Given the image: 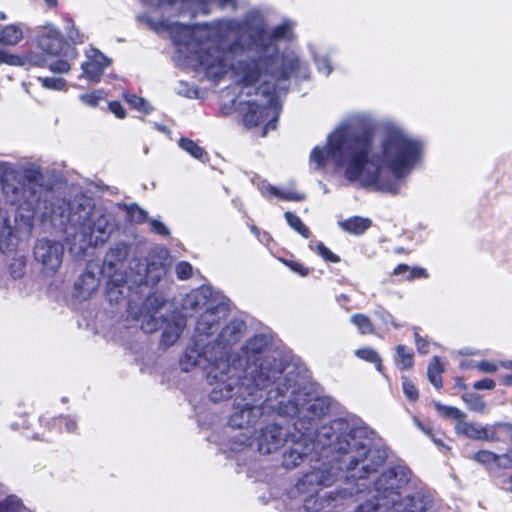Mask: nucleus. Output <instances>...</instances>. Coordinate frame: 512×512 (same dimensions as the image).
Listing matches in <instances>:
<instances>
[{
	"instance_id": "1",
	"label": "nucleus",
	"mask_w": 512,
	"mask_h": 512,
	"mask_svg": "<svg viewBox=\"0 0 512 512\" xmlns=\"http://www.w3.org/2000/svg\"><path fill=\"white\" fill-rule=\"evenodd\" d=\"M376 121L371 113L349 115L327 136L325 145L310 153L312 170L324 171L329 164L342 169L344 177L375 191L398 195L410 174L423 162L425 146L394 120L379 126L373 141Z\"/></svg>"
},
{
	"instance_id": "2",
	"label": "nucleus",
	"mask_w": 512,
	"mask_h": 512,
	"mask_svg": "<svg viewBox=\"0 0 512 512\" xmlns=\"http://www.w3.org/2000/svg\"><path fill=\"white\" fill-rule=\"evenodd\" d=\"M18 185L13 187L11 202L19 210L27 211L29 224L37 217L42 222L49 221L55 227L77 228L71 251L84 254L89 247L104 244L117 229V223L111 212L102 206H95L86 197H76L72 201L56 199L52 201V191L45 184L39 166L28 164L17 172Z\"/></svg>"
},
{
	"instance_id": "3",
	"label": "nucleus",
	"mask_w": 512,
	"mask_h": 512,
	"mask_svg": "<svg viewBox=\"0 0 512 512\" xmlns=\"http://www.w3.org/2000/svg\"><path fill=\"white\" fill-rule=\"evenodd\" d=\"M238 24L236 32L232 33L228 52L232 56L245 53V58L238 63V74L242 79H255L276 75L288 79L296 74L306 77V68L294 51L279 53L276 44L278 40H292L293 24L285 21L275 26L271 31L258 11H250L243 18L235 19Z\"/></svg>"
},
{
	"instance_id": "4",
	"label": "nucleus",
	"mask_w": 512,
	"mask_h": 512,
	"mask_svg": "<svg viewBox=\"0 0 512 512\" xmlns=\"http://www.w3.org/2000/svg\"><path fill=\"white\" fill-rule=\"evenodd\" d=\"M147 23L157 32H168L176 46L195 54L209 79L218 81L229 71L231 53L228 52V46L232 33L239 27L234 18H221L196 25L168 20Z\"/></svg>"
},
{
	"instance_id": "5",
	"label": "nucleus",
	"mask_w": 512,
	"mask_h": 512,
	"mask_svg": "<svg viewBox=\"0 0 512 512\" xmlns=\"http://www.w3.org/2000/svg\"><path fill=\"white\" fill-rule=\"evenodd\" d=\"M336 433L330 449L341 455L340 468L346 470L348 481L364 480L385 463L386 449L373 445L372 433L357 420L337 418L319 431V437L331 441Z\"/></svg>"
},
{
	"instance_id": "6",
	"label": "nucleus",
	"mask_w": 512,
	"mask_h": 512,
	"mask_svg": "<svg viewBox=\"0 0 512 512\" xmlns=\"http://www.w3.org/2000/svg\"><path fill=\"white\" fill-rule=\"evenodd\" d=\"M284 396H279L278 415L295 417L294 428L297 432L311 433V437L317 439L323 447H331L338 434H334L332 440L321 439L319 431L329 424L320 426L321 420L330 414L336 404L329 396H315L306 391L305 377L295 365H288L285 370V381L282 383Z\"/></svg>"
},
{
	"instance_id": "7",
	"label": "nucleus",
	"mask_w": 512,
	"mask_h": 512,
	"mask_svg": "<svg viewBox=\"0 0 512 512\" xmlns=\"http://www.w3.org/2000/svg\"><path fill=\"white\" fill-rule=\"evenodd\" d=\"M235 81L242 85L239 109L243 115L244 124L247 127L265 125L262 136H266L269 129L275 128L280 114L279 95L287 89L288 79L276 75L254 77L245 80L238 74V63L231 65Z\"/></svg>"
},
{
	"instance_id": "8",
	"label": "nucleus",
	"mask_w": 512,
	"mask_h": 512,
	"mask_svg": "<svg viewBox=\"0 0 512 512\" xmlns=\"http://www.w3.org/2000/svg\"><path fill=\"white\" fill-rule=\"evenodd\" d=\"M199 365L205 370L206 381L210 386L209 398L212 402H222L235 399L243 390L254 387V381L247 373L244 377L239 375L236 364H230L225 359V352L221 350H205Z\"/></svg>"
},
{
	"instance_id": "9",
	"label": "nucleus",
	"mask_w": 512,
	"mask_h": 512,
	"mask_svg": "<svg viewBox=\"0 0 512 512\" xmlns=\"http://www.w3.org/2000/svg\"><path fill=\"white\" fill-rule=\"evenodd\" d=\"M246 362L245 373L251 376L254 384L261 387L277 386L285 381V370L290 363L278 361V353L271 349V339L259 334L247 340L242 348Z\"/></svg>"
},
{
	"instance_id": "10",
	"label": "nucleus",
	"mask_w": 512,
	"mask_h": 512,
	"mask_svg": "<svg viewBox=\"0 0 512 512\" xmlns=\"http://www.w3.org/2000/svg\"><path fill=\"white\" fill-rule=\"evenodd\" d=\"M282 383L271 387L264 397L263 391L268 387L254 384L250 390H243L233 400L232 412L228 424L235 429H248L255 426L260 419L276 412L278 414L279 396H284Z\"/></svg>"
},
{
	"instance_id": "11",
	"label": "nucleus",
	"mask_w": 512,
	"mask_h": 512,
	"mask_svg": "<svg viewBox=\"0 0 512 512\" xmlns=\"http://www.w3.org/2000/svg\"><path fill=\"white\" fill-rule=\"evenodd\" d=\"M164 304L165 302L160 296L151 295L146 299L142 308L130 300L127 312L132 318L141 322L140 327L145 333H153L159 328H163L161 344L169 347L179 339L186 326V320L180 314H173L169 319L163 318L162 315L157 316L159 309Z\"/></svg>"
},
{
	"instance_id": "12",
	"label": "nucleus",
	"mask_w": 512,
	"mask_h": 512,
	"mask_svg": "<svg viewBox=\"0 0 512 512\" xmlns=\"http://www.w3.org/2000/svg\"><path fill=\"white\" fill-rule=\"evenodd\" d=\"M246 332V324L239 319L231 320L213 341L197 340L187 347L180 358L179 365L182 371L189 372L202 363L205 350H221L225 352V359L230 360L229 347L238 343Z\"/></svg>"
},
{
	"instance_id": "13",
	"label": "nucleus",
	"mask_w": 512,
	"mask_h": 512,
	"mask_svg": "<svg viewBox=\"0 0 512 512\" xmlns=\"http://www.w3.org/2000/svg\"><path fill=\"white\" fill-rule=\"evenodd\" d=\"M340 466L331 462L316 461V465L305 473L297 482L296 489L301 494H307L304 508L310 512L319 511L324 507L323 500L315 496L325 487L331 486L338 478Z\"/></svg>"
},
{
	"instance_id": "14",
	"label": "nucleus",
	"mask_w": 512,
	"mask_h": 512,
	"mask_svg": "<svg viewBox=\"0 0 512 512\" xmlns=\"http://www.w3.org/2000/svg\"><path fill=\"white\" fill-rule=\"evenodd\" d=\"M411 471L405 466H396L383 472L374 485L375 500L383 501L385 508L395 507L410 483Z\"/></svg>"
},
{
	"instance_id": "15",
	"label": "nucleus",
	"mask_w": 512,
	"mask_h": 512,
	"mask_svg": "<svg viewBox=\"0 0 512 512\" xmlns=\"http://www.w3.org/2000/svg\"><path fill=\"white\" fill-rule=\"evenodd\" d=\"M297 433L299 435H291L292 445L283 454V465L288 469L297 467L306 457L316 451L317 448H326L319 444L316 438L311 437V433Z\"/></svg>"
},
{
	"instance_id": "16",
	"label": "nucleus",
	"mask_w": 512,
	"mask_h": 512,
	"mask_svg": "<svg viewBox=\"0 0 512 512\" xmlns=\"http://www.w3.org/2000/svg\"><path fill=\"white\" fill-rule=\"evenodd\" d=\"M228 312V305L224 302H208L204 312L197 319L195 327L197 336L193 343L200 339L209 341L208 337L218 330L220 321L228 316Z\"/></svg>"
},
{
	"instance_id": "17",
	"label": "nucleus",
	"mask_w": 512,
	"mask_h": 512,
	"mask_svg": "<svg viewBox=\"0 0 512 512\" xmlns=\"http://www.w3.org/2000/svg\"><path fill=\"white\" fill-rule=\"evenodd\" d=\"M63 254V245L48 239L38 240L34 247L35 259L51 272H55L60 267Z\"/></svg>"
},
{
	"instance_id": "18",
	"label": "nucleus",
	"mask_w": 512,
	"mask_h": 512,
	"mask_svg": "<svg viewBox=\"0 0 512 512\" xmlns=\"http://www.w3.org/2000/svg\"><path fill=\"white\" fill-rule=\"evenodd\" d=\"M287 441V433L278 423H270L260 429L257 436L258 450L262 454L277 451Z\"/></svg>"
},
{
	"instance_id": "19",
	"label": "nucleus",
	"mask_w": 512,
	"mask_h": 512,
	"mask_svg": "<svg viewBox=\"0 0 512 512\" xmlns=\"http://www.w3.org/2000/svg\"><path fill=\"white\" fill-rule=\"evenodd\" d=\"M110 61L99 50L91 48L86 51V61L81 65L82 75L88 81L98 83Z\"/></svg>"
},
{
	"instance_id": "20",
	"label": "nucleus",
	"mask_w": 512,
	"mask_h": 512,
	"mask_svg": "<svg viewBox=\"0 0 512 512\" xmlns=\"http://www.w3.org/2000/svg\"><path fill=\"white\" fill-rule=\"evenodd\" d=\"M506 427V425L496 424L493 426L483 427L479 424L467 422L464 419L458 421L455 425V431L458 435L475 439V440H497L498 428Z\"/></svg>"
},
{
	"instance_id": "21",
	"label": "nucleus",
	"mask_w": 512,
	"mask_h": 512,
	"mask_svg": "<svg viewBox=\"0 0 512 512\" xmlns=\"http://www.w3.org/2000/svg\"><path fill=\"white\" fill-rule=\"evenodd\" d=\"M38 44L48 55H57L63 47L60 31L52 24L44 26L38 38Z\"/></svg>"
},
{
	"instance_id": "22",
	"label": "nucleus",
	"mask_w": 512,
	"mask_h": 512,
	"mask_svg": "<svg viewBox=\"0 0 512 512\" xmlns=\"http://www.w3.org/2000/svg\"><path fill=\"white\" fill-rule=\"evenodd\" d=\"M401 502L397 506L402 507L403 512H424L431 503V499L421 490H416L413 493L404 492Z\"/></svg>"
},
{
	"instance_id": "23",
	"label": "nucleus",
	"mask_w": 512,
	"mask_h": 512,
	"mask_svg": "<svg viewBox=\"0 0 512 512\" xmlns=\"http://www.w3.org/2000/svg\"><path fill=\"white\" fill-rule=\"evenodd\" d=\"M258 188L261 192V194L266 197L270 198L272 196L278 197L285 201H302L305 199V195L302 193L297 192L296 190L292 188H286V189H280L277 188L270 183L266 181H262L259 183Z\"/></svg>"
},
{
	"instance_id": "24",
	"label": "nucleus",
	"mask_w": 512,
	"mask_h": 512,
	"mask_svg": "<svg viewBox=\"0 0 512 512\" xmlns=\"http://www.w3.org/2000/svg\"><path fill=\"white\" fill-rule=\"evenodd\" d=\"M473 459L488 468L509 469L512 467V458L509 454L497 455L488 450H481L474 454Z\"/></svg>"
},
{
	"instance_id": "25",
	"label": "nucleus",
	"mask_w": 512,
	"mask_h": 512,
	"mask_svg": "<svg viewBox=\"0 0 512 512\" xmlns=\"http://www.w3.org/2000/svg\"><path fill=\"white\" fill-rule=\"evenodd\" d=\"M23 39V30L19 25L0 26V44L15 46Z\"/></svg>"
},
{
	"instance_id": "26",
	"label": "nucleus",
	"mask_w": 512,
	"mask_h": 512,
	"mask_svg": "<svg viewBox=\"0 0 512 512\" xmlns=\"http://www.w3.org/2000/svg\"><path fill=\"white\" fill-rule=\"evenodd\" d=\"M75 288L78 290V296L86 299L97 290L98 279L92 273H85L75 283Z\"/></svg>"
},
{
	"instance_id": "27",
	"label": "nucleus",
	"mask_w": 512,
	"mask_h": 512,
	"mask_svg": "<svg viewBox=\"0 0 512 512\" xmlns=\"http://www.w3.org/2000/svg\"><path fill=\"white\" fill-rule=\"evenodd\" d=\"M31 63L35 66L39 67H48L50 71L54 73H68L71 69V65L68 60L66 59H56L51 60L47 58H39V57H32Z\"/></svg>"
},
{
	"instance_id": "28",
	"label": "nucleus",
	"mask_w": 512,
	"mask_h": 512,
	"mask_svg": "<svg viewBox=\"0 0 512 512\" xmlns=\"http://www.w3.org/2000/svg\"><path fill=\"white\" fill-rule=\"evenodd\" d=\"M371 225V220L359 216H354L349 219L340 222V226L343 230L352 234H362Z\"/></svg>"
},
{
	"instance_id": "29",
	"label": "nucleus",
	"mask_w": 512,
	"mask_h": 512,
	"mask_svg": "<svg viewBox=\"0 0 512 512\" xmlns=\"http://www.w3.org/2000/svg\"><path fill=\"white\" fill-rule=\"evenodd\" d=\"M133 217L138 222L148 221L150 229L154 233L164 237H168L170 235V231L164 223L158 219H148L147 213L139 208L136 209Z\"/></svg>"
},
{
	"instance_id": "30",
	"label": "nucleus",
	"mask_w": 512,
	"mask_h": 512,
	"mask_svg": "<svg viewBox=\"0 0 512 512\" xmlns=\"http://www.w3.org/2000/svg\"><path fill=\"white\" fill-rule=\"evenodd\" d=\"M178 144L181 149L186 151L193 158L200 161H205L207 159V152L193 140L182 137Z\"/></svg>"
},
{
	"instance_id": "31",
	"label": "nucleus",
	"mask_w": 512,
	"mask_h": 512,
	"mask_svg": "<svg viewBox=\"0 0 512 512\" xmlns=\"http://www.w3.org/2000/svg\"><path fill=\"white\" fill-rule=\"evenodd\" d=\"M350 321L355 325L361 334H373L375 332L374 324L371 319L362 313L353 314Z\"/></svg>"
},
{
	"instance_id": "32",
	"label": "nucleus",
	"mask_w": 512,
	"mask_h": 512,
	"mask_svg": "<svg viewBox=\"0 0 512 512\" xmlns=\"http://www.w3.org/2000/svg\"><path fill=\"white\" fill-rule=\"evenodd\" d=\"M442 372H443V368L440 363V360L437 356H435L428 366L427 374H428V378H429L430 382L436 388L442 387V378H441Z\"/></svg>"
},
{
	"instance_id": "33",
	"label": "nucleus",
	"mask_w": 512,
	"mask_h": 512,
	"mask_svg": "<svg viewBox=\"0 0 512 512\" xmlns=\"http://www.w3.org/2000/svg\"><path fill=\"white\" fill-rule=\"evenodd\" d=\"M129 254V248L126 244L120 243L111 248L106 256V261L110 265H115L117 262H123Z\"/></svg>"
},
{
	"instance_id": "34",
	"label": "nucleus",
	"mask_w": 512,
	"mask_h": 512,
	"mask_svg": "<svg viewBox=\"0 0 512 512\" xmlns=\"http://www.w3.org/2000/svg\"><path fill=\"white\" fill-rule=\"evenodd\" d=\"M125 285L109 281L106 288V297L110 303L119 304L124 300Z\"/></svg>"
},
{
	"instance_id": "35",
	"label": "nucleus",
	"mask_w": 512,
	"mask_h": 512,
	"mask_svg": "<svg viewBox=\"0 0 512 512\" xmlns=\"http://www.w3.org/2000/svg\"><path fill=\"white\" fill-rule=\"evenodd\" d=\"M396 363L401 369H410L413 366V354L405 345L396 348Z\"/></svg>"
},
{
	"instance_id": "36",
	"label": "nucleus",
	"mask_w": 512,
	"mask_h": 512,
	"mask_svg": "<svg viewBox=\"0 0 512 512\" xmlns=\"http://www.w3.org/2000/svg\"><path fill=\"white\" fill-rule=\"evenodd\" d=\"M64 28L68 39L74 44H82L85 42L86 37L75 26L74 21L68 17H64Z\"/></svg>"
},
{
	"instance_id": "37",
	"label": "nucleus",
	"mask_w": 512,
	"mask_h": 512,
	"mask_svg": "<svg viewBox=\"0 0 512 512\" xmlns=\"http://www.w3.org/2000/svg\"><path fill=\"white\" fill-rule=\"evenodd\" d=\"M124 99L126 102L134 109L148 114L152 111V106L142 97H139L135 94L124 93Z\"/></svg>"
},
{
	"instance_id": "38",
	"label": "nucleus",
	"mask_w": 512,
	"mask_h": 512,
	"mask_svg": "<svg viewBox=\"0 0 512 512\" xmlns=\"http://www.w3.org/2000/svg\"><path fill=\"white\" fill-rule=\"evenodd\" d=\"M23 509L21 499L15 495H9L0 500V512H22Z\"/></svg>"
},
{
	"instance_id": "39",
	"label": "nucleus",
	"mask_w": 512,
	"mask_h": 512,
	"mask_svg": "<svg viewBox=\"0 0 512 512\" xmlns=\"http://www.w3.org/2000/svg\"><path fill=\"white\" fill-rule=\"evenodd\" d=\"M356 356L364 361L375 364L376 369L382 371L381 358L378 353L372 348H362L356 351Z\"/></svg>"
},
{
	"instance_id": "40",
	"label": "nucleus",
	"mask_w": 512,
	"mask_h": 512,
	"mask_svg": "<svg viewBox=\"0 0 512 512\" xmlns=\"http://www.w3.org/2000/svg\"><path fill=\"white\" fill-rule=\"evenodd\" d=\"M285 218L289 226L296 230L303 237L308 238L310 236V231L308 227L302 222V220L297 215L291 212H286Z\"/></svg>"
},
{
	"instance_id": "41",
	"label": "nucleus",
	"mask_w": 512,
	"mask_h": 512,
	"mask_svg": "<svg viewBox=\"0 0 512 512\" xmlns=\"http://www.w3.org/2000/svg\"><path fill=\"white\" fill-rule=\"evenodd\" d=\"M434 407L444 417L456 419L457 422L465 419V414L456 407L446 406L438 402L434 404Z\"/></svg>"
},
{
	"instance_id": "42",
	"label": "nucleus",
	"mask_w": 512,
	"mask_h": 512,
	"mask_svg": "<svg viewBox=\"0 0 512 512\" xmlns=\"http://www.w3.org/2000/svg\"><path fill=\"white\" fill-rule=\"evenodd\" d=\"M463 400L468 405L469 409L475 412L483 413L486 408V404L482 397L475 393L465 394Z\"/></svg>"
},
{
	"instance_id": "43",
	"label": "nucleus",
	"mask_w": 512,
	"mask_h": 512,
	"mask_svg": "<svg viewBox=\"0 0 512 512\" xmlns=\"http://www.w3.org/2000/svg\"><path fill=\"white\" fill-rule=\"evenodd\" d=\"M38 80L46 89L61 91L66 88V81L61 77H39Z\"/></svg>"
},
{
	"instance_id": "44",
	"label": "nucleus",
	"mask_w": 512,
	"mask_h": 512,
	"mask_svg": "<svg viewBox=\"0 0 512 512\" xmlns=\"http://www.w3.org/2000/svg\"><path fill=\"white\" fill-rule=\"evenodd\" d=\"M310 248L315 250L323 259L326 261L337 263L340 261V258L334 254L330 249H328L322 242H315L310 244Z\"/></svg>"
},
{
	"instance_id": "45",
	"label": "nucleus",
	"mask_w": 512,
	"mask_h": 512,
	"mask_svg": "<svg viewBox=\"0 0 512 512\" xmlns=\"http://www.w3.org/2000/svg\"><path fill=\"white\" fill-rule=\"evenodd\" d=\"M12 236V227L9 224V219L0 216V248L4 244H9L10 237Z\"/></svg>"
},
{
	"instance_id": "46",
	"label": "nucleus",
	"mask_w": 512,
	"mask_h": 512,
	"mask_svg": "<svg viewBox=\"0 0 512 512\" xmlns=\"http://www.w3.org/2000/svg\"><path fill=\"white\" fill-rule=\"evenodd\" d=\"M54 425L59 431L74 432L77 429V422L71 417H59L54 420Z\"/></svg>"
},
{
	"instance_id": "47",
	"label": "nucleus",
	"mask_w": 512,
	"mask_h": 512,
	"mask_svg": "<svg viewBox=\"0 0 512 512\" xmlns=\"http://www.w3.org/2000/svg\"><path fill=\"white\" fill-rule=\"evenodd\" d=\"M7 64L10 66H22L24 61L19 55L0 49V65Z\"/></svg>"
},
{
	"instance_id": "48",
	"label": "nucleus",
	"mask_w": 512,
	"mask_h": 512,
	"mask_svg": "<svg viewBox=\"0 0 512 512\" xmlns=\"http://www.w3.org/2000/svg\"><path fill=\"white\" fill-rule=\"evenodd\" d=\"M312 54L314 56V61L316 63L317 69L320 73H322L325 76L330 75L333 68L330 63V60L326 56H317L314 51H312Z\"/></svg>"
},
{
	"instance_id": "49",
	"label": "nucleus",
	"mask_w": 512,
	"mask_h": 512,
	"mask_svg": "<svg viewBox=\"0 0 512 512\" xmlns=\"http://www.w3.org/2000/svg\"><path fill=\"white\" fill-rule=\"evenodd\" d=\"M402 388L405 396L410 401H416L419 397L418 389L416 386L408 379L403 377L402 379Z\"/></svg>"
},
{
	"instance_id": "50",
	"label": "nucleus",
	"mask_w": 512,
	"mask_h": 512,
	"mask_svg": "<svg viewBox=\"0 0 512 512\" xmlns=\"http://www.w3.org/2000/svg\"><path fill=\"white\" fill-rule=\"evenodd\" d=\"M374 315L378 317L384 324H391L395 328H399L400 325L393 320V316L384 307L378 305L374 310Z\"/></svg>"
},
{
	"instance_id": "51",
	"label": "nucleus",
	"mask_w": 512,
	"mask_h": 512,
	"mask_svg": "<svg viewBox=\"0 0 512 512\" xmlns=\"http://www.w3.org/2000/svg\"><path fill=\"white\" fill-rule=\"evenodd\" d=\"M382 507H385L383 501L376 500V502H373L372 500H367L359 504L355 512H377Z\"/></svg>"
},
{
	"instance_id": "52",
	"label": "nucleus",
	"mask_w": 512,
	"mask_h": 512,
	"mask_svg": "<svg viewBox=\"0 0 512 512\" xmlns=\"http://www.w3.org/2000/svg\"><path fill=\"white\" fill-rule=\"evenodd\" d=\"M192 265L188 262H179L175 267V273L181 280H186L192 275Z\"/></svg>"
},
{
	"instance_id": "53",
	"label": "nucleus",
	"mask_w": 512,
	"mask_h": 512,
	"mask_svg": "<svg viewBox=\"0 0 512 512\" xmlns=\"http://www.w3.org/2000/svg\"><path fill=\"white\" fill-rule=\"evenodd\" d=\"M428 276L429 275H428L426 269H424L422 267H418V266H414V267L409 266V270L407 272V275L404 277V279L407 281H412L415 279H426V278H428Z\"/></svg>"
},
{
	"instance_id": "54",
	"label": "nucleus",
	"mask_w": 512,
	"mask_h": 512,
	"mask_svg": "<svg viewBox=\"0 0 512 512\" xmlns=\"http://www.w3.org/2000/svg\"><path fill=\"white\" fill-rule=\"evenodd\" d=\"M102 99V92L96 91L92 93H86L80 95V100L90 106V107H96L98 105V102Z\"/></svg>"
},
{
	"instance_id": "55",
	"label": "nucleus",
	"mask_w": 512,
	"mask_h": 512,
	"mask_svg": "<svg viewBox=\"0 0 512 512\" xmlns=\"http://www.w3.org/2000/svg\"><path fill=\"white\" fill-rule=\"evenodd\" d=\"M414 423L421 431L428 435L436 445L444 446V443L436 438L435 433L430 428L425 427L417 418L414 419Z\"/></svg>"
},
{
	"instance_id": "56",
	"label": "nucleus",
	"mask_w": 512,
	"mask_h": 512,
	"mask_svg": "<svg viewBox=\"0 0 512 512\" xmlns=\"http://www.w3.org/2000/svg\"><path fill=\"white\" fill-rule=\"evenodd\" d=\"M475 367L484 373H495L498 370V366L489 361H480L475 365Z\"/></svg>"
},
{
	"instance_id": "57",
	"label": "nucleus",
	"mask_w": 512,
	"mask_h": 512,
	"mask_svg": "<svg viewBox=\"0 0 512 512\" xmlns=\"http://www.w3.org/2000/svg\"><path fill=\"white\" fill-rule=\"evenodd\" d=\"M109 110L117 117V118H120V119H123L125 118L126 116V112H125V109L123 108V106L121 105V103L117 102V101H112L109 103Z\"/></svg>"
},
{
	"instance_id": "58",
	"label": "nucleus",
	"mask_w": 512,
	"mask_h": 512,
	"mask_svg": "<svg viewBox=\"0 0 512 512\" xmlns=\"http://www.w3.org/2000/svg\"><path fill=\"white\" fill-rule=\"evenodd\" d=\"M416 347L421 354L428 352L429 343L426 339L422 338L417 331L414 333Z\"/></svg>"
},
{
	"instance_id": "59",
	"label": "nucleus",
	"mask_w": 512,
	"mask_h": 512,
	"mask_svg": "<svg viewBox=\"0 0 512 512\" xmlns=\"http://www.w3.org/2000/svg\"><path fill=\"white\" fill-rule=\"evenodd\" d=\"M495 381L489 378L482 379L474 383L473 387L476 390H492L495 387Z\"/></svg>"
},
{
	"instance_id": "60",
	"label": "nucleus",
	"mask_w": 512,
	"mask_h": 512,
	"mask_svg": "<svg viewBox=\"0 0 512 512\" xmlns=\"http://www.w3.org/2000/svg\"><path fill=\"white\" fill-rule=\"evenodd\" d=\"M290 268L294 271V272H297L298 274H300L301 276H306L308 275V269L306 267H304L302 264L298 263V262H293L291 265H290Z\"/></svg>"
},
{
	"instance_id": "61",
	"label": "nucleus",
	"mask_w": 512,
	"mask_h": 512,
	"mask_svg": "<svg viewBox=\"0 0 512 512\" xmlns=\"http://www.w3.org/2000/svg\"><path fill=\"white\" fill-rule=\"evenodd\" d=\"M145 4L150 6H162V5H172L175 0H142Z\"/></svg>"
},
{
	"instance_id": "62",
	"label": "nucleus",
	"mask_w": 512,
	"mask_h": 512,
	"mask_svg": "<svg viewBox=\"0 0 512 512\" xmlns=\"http://www.w3.org/2000/svg\"><path fill=\"white\" fill-rule=\"evenodd\" d=\"M180 86L181 87L182 86L185 87V90L184 89H179L178 90L179 94H183V95H185L186 97H189V98L193 97L196 94V91H195V89L193 87L187 88L186 87L187 85L184 84L183 82H180Z\"/></svg>"
},
{
	"instance_id": "63",
	"label": "nucleus",
	"mask_w": 512,
	"mask_h": 512,
	"mask_svg": "<svg viewBox=\"0 0 512 512\" xmlns=\"http://www.w3.org/2000/svg\"><path fill=\"white\" fill-rule=\"evenodd\" d=\"M408 270H409V266L408 265H406V264H399L393 270V275H395V276L405 275L406 276Z\"/></svg>"
},
{
	"instance_id": "64",
	"label": "nucleus",
	"mask_w": 512,
	"mask_h": 512,
	"mask_svg": "<svg viewBox=\"0 0 512 512\" xmlns=\"http://www.w3.org/2000/svg\"><path fill=\"white\" fill-rule=\"evenodd\" d=\"M501 382L504 385L512 386V374H505L501 376Z\"/></svg>"
}]
</instances>
